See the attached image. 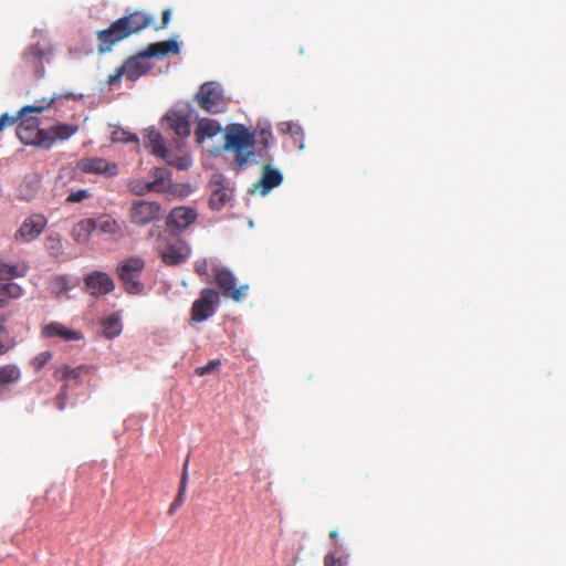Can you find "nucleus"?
Masks as SVG:
<instances>
[{
    "instance_id": "obj_16",
    "label": "nucleus",
    "mask_w": 566,
    "mask_h": 566,
    "mask_svg": "<svg viewBox=\"0 0 566 566\" xmlns=\"http://www.w3.org/2000/svg\"><path fill=\"white\" fill-rule=\"evenodd\" d=\"M198 218L197 210L191 207H176L167 217V226L186 230Z\"/></svg>"
},
{
    "instance_id": "obj_32",
    "label": "nucleus",
    "mask_w": 566,
    "mask_h": 566,
    "mask_svg": "<svg viewBox=\"0 0 566 566\" xmlns=\"http://www.w3.org/2000/svg\"><path fill=\"white\" fill-rule=\"evenodd\" d=\"M146 147L151 148V153L158 157L165 154L168 149L165 146V140L160 132L151 128L147 133V145Z\"/></svg>"
},
{
    "instance_id": "obj_10",
    "label": "nucleus",
    "mask_w": 566,
    "mask_h": 566,
    "mask_svg": "<svg viewBox=\"0 0 566 566\" xmlns=\"http://www.w3.org/2000/svg\"><path fill=\"white\" fill-rule=\"evenodd\" d=\"M157 250L167 265L180 264L189 256L188 245L179 238L159 239Z\"/></svg>"
},
{
    "instance_id": "obj_19",
    "label": "nucleus",
    "mask_w": 566,
    "mask_h": 566,
    "mask_svg": "<svg viewBox=\"0 0 566 566\" xmlns=\"http://www.w3.org/2000/svg\"><path fill=\"white\" fill-rule=\"evenodd\" d=\"M119 20L124 21V27L127 29L126 31L129 32L130 36L132 34L138 33L149 27L153 22V17L143 11H135L119 18Z\"/></svg>"
},
{
    "instance_id": "obj_39",
    "label": "nucleus",
    "mask_w": 566,
    "mask_h": 566,
    "mask_svg": "<svg viewBox=\"0 0 566 566\" xmlns=\"http://www.w3.org/2000/svg\"><path fill=\"white\" fill-rule=\"evenodd\" d=\"M50 292L56 296L69 291V281L65 276H55L50 281L49 284Z\"/></svg>"
},
{
    "instance_id": "obj_43",
    "label": "nucleus",
    "mask_w": 566,
    "mask_h": 566,
    "mask_svg": "<svg viewBox=\"0 0 566 566\" xmlns=\"http://www.w3.org/2000/svg\"><path fill=\"white\" fill-rule=\"evenodd\" d=\"M52 358V353L49 350L39 353L31 361V365L35 370H40L43 368L49 360Z\"/></svg>"
},
{
    "instance_id": "obj_35",
    "label": "nucleus",
    "mask_w": 566,
    "mask_h": 566,
    "mask_svg": "<svg viewBox=\"0 0 566 566\" xmlns=\"http://www.w3.org/2000/svg\"><path fill=\"white\" fill-rule=\"evenodd\" d=\"M281 130L287 133L293 138L294 145L300 149H304V133L298 124L285 122L281 124Z\"/></svg>"
},
{
    "instance_id": "obj_24",
    "label": "nucleus",
    "mask_w": 566,
    "mask_h": 566,
    "mask_svg": "<svg viewBox=\"0 0 566 566\" xmlns=\"http://www.w3.org/2000/svg\"><path fill=\"white\" fill-rule=\"evenodd\" d=\"M21 378V370L14 364L0 366V398L4 395L6 389Z\"/></svg>"
},
{
    "instance_id": "obj_2",
    "label": "nucleus",
    "mask_w": 566,
    "mask_h": 566,
    "mask_svg": "<svg viewBox=\"0 0 566 566\" xmlns=\"http://www.w3.org/2000/svg\"><path fill=\"white\" fill-rule=\"evenodd\" d=\"M144 269L145 260L140 256H130L117 265V275L127 293L137 295L144 291L145 286L139 280Z\"/></svg>"
},
{
    "instance_id": "obj_47",
    "label": "nucleus",
    "mask_w": 566,
    "mask_h": 566,
    "mask_svg": "<svg viewBox=\"0 0 566 566\" xmlns=\"http://www.w3.org/2000/svg\"><path fill=\"white\" fill-rule=\"evenodd\" d=\"M195 272L200 275V276H206L208 275V261L206 259H201V260H198L196 261L195 265Z\"/></svg>"
},
{
    "instance_id": "obj_48",
    "label": "nucleus",
    "mask_w": 566,
    "mask_h": 566,
    "mask_svg": "<svg viewBox=\"0 0 566 566\" xmlns=\"http://www.w3.org/2000/svg\"><path fill=\"white\" fill-rule=\"evenodd\" d=\"M114 140H120V142H124V143H129V142H133V143H137L138 142V137L134 134H130V133H126V132H122L120 133V137H115Z\"/></svg>"
},
{
    "instance_id": "obj_11",
    "label": "nucleus",
    "mask_w": 566,
    "mask_h": 566,
    "mask_svg": "<svg viewBox=\"0 0 566 566\" xmlns=\"http://www.w3.org/2000/svg\"><path fill=\"white\" fill-rule=\"evenodd\" d=\"M126 30L127 29H125L124 27V21L117 19L107 29L98 31V52H111L116 43L129 36V32H127Z\"/></svg>"
},
{
    "instance_id": "obj_31",
    "label": "nucleus",
    "mask_w": 566,
    "mask_h": 566,
    "mask_svg": "<svg viewBox=\"0 0 566 566\" xmlns=\"http://www.w3.org/2000/svg\"><path fill=\"white\" fill-rule=\"evenodd\" d=\"M102 326H103L102 334L106 338L111 339V338L117 337L122 333L120 317L117 313H114V314L109 315L108 317H106L102 322Z\"/></svg>"
},
{
    "instance_id": "obj_28",
    "label": "nucleus",
    "mask_w": 566,
    "mask_h": 566,
    "mask_svg": "<svg viewBox=\"0 0 566 566\" xmlns=\"http://www.w3.org/2000/svg\"><path fill=\"white\" fill-rule=\"evenodd\" d=\"M220 132L221 126L217 120L210 118H202L198 123L196 136L198 137L199 142H202L205 138L214 137Z\"/></svg>"
},
{
    "instance_id": "obj_29",
    "label": "nucleus",
    "mask_w": 566,
    "mask_h": 566,
    "mask_svg": "<svg viewBox=\"0 0 566 566\" xmlns=\"http://www.w3.org/2000/svg\"><path fill=\"white\" fill-rule=\"evenodd\" d=\"M22 294L23 289L14 282L0 284V310L4 308L10 300L19 298Z\"/></svg>"
},
{
    "instance_id": "obj_6",
    "label": "nucleus",
    "mask_w": 566,
    "mask_h": 566,
    "mask_svg": "<svg viewBox=\"0 0 566 566\" xmlns=\"http://www.w3.org/2000/svg\"><path fill=\"white\" fill-rule=\"evenodd\" d=\"M213 275L214 282L224 297L231 298L234 302H241L247 297L250 286L248 284L237 286V277L229 269L216 266Z\"/></svg>"
},
{
    "instance_id": "obj_40",
    "label": "nucleus",
    "mask_w": 566,
    "mask_h": 566,
    "mask_svg": "<svg viewBox=\"0 0 566 566\" xmlns=\"http://www.w3.org/2000/svg\"><path fill=\"white\" fill-rule=\"evenodd\" d=\"M45 244H46V249L54 256L60 255L63 250L61 237L56 233L48 235L46 240H45Z\"/></svg>"
},
{
    "instance_id": "obj_15",
    "label": "nucleus",
    "mask_w": 566,
    "mask_h": 566,
    "mask_svg": "<svg viewBox=\"0 0 566 566\" xmlns=\"http://www.w3.org/2000/svg\"><path fill=\"white\" fill-rule=\"evenodd\" d=\"M53 103H54V98H42L40 101H36L32 105H27V106L22 107L14 116H11L7 113L2 114L0 116V132H2L3 129H6L9 126L14 125L18 122L19 117H23V116L32 114V113L40 114L43 111L50 108Z\"/></svg>"
},
{
    "instance_id": "obj_17",
    "label": "nucleus",
    "mask_w": 566,
    "mask_h": 566,
    "mask_svg": "<svg viewBox=\"0 0 566 566\" xmlns=\"http://www.w3.org/2000/svg\"><path fill=\"white\" fill-rule=\"evenodd\" d=\"M41 335L46 338L59 337L65 342L81 340L83 334L80 331H74L59 322H51L42 327Z\"/></svg>"
},
{
    "instance_id": "obj_22",
    "label": "nucleus",
    "mask_w": 566,
    "mask_h": 566,
    "mask_svg": "<svg viewBox=\"0 0 566 566\" xmlns=\"http://www.w3.org/2000/svg\"><path fill=\"white\" fill-rule=\"evenodd\" d=\"M211 188L209 206L213 210H221L230 200L229 191L226 188L222 178L218 177L216 180H212Z\"/></svg>"
},
{
    "instance_id": "obj_26",
    "label": "nucleus",
    "mask_w": 566,
    "mask_h": 566,
    "mask_svg": "<svg viewBox=\"0 0 566 566\" xmlns=\"http://www.w3.org/2000/svg\"><path fill=\"white\" fill-rule=\"evenodd\" d=\"M188 469H189V455L186 458L178 489V494L171 505L169 506L168 514L172 515L185 502L186 491L188 486Z\"/></svg>"
},
{
    "instance_id": "obj_8",
    "label": "nucleus",
    "mask_w": 566,
    "mask_h": 566,
    "mask_svg": "<svg viewBox=\"0 0 566 566\" xmlns=\"http://www.w3.org/2000/svg\"><path fill=\"white\" fill-rule=\"evenodd\" d=\"M220 303V294L217 290L206 287L200 292V296L192 303L190 318L192 322L200 323L210 318Z\"/></svg>"
},
{
    "instance_id": "obj_49",
    "label": "nucleus",
    "mask_w": 566,
    "mask_h": 566,
    "mask_svg": "<svg viewBox=\"0 0 566 566\" xmlns=\"http://www.w3.org/2000/svg\"><path fill=\"white\" fill-rule=\"evenodd\" d=\"M170 15H171V12L169 9L164 10L161 25L157 27L156 30L166 28L170 21Z\"/></svg>"
},
{
    "instance_id": "obj_34",
    "label": "nucleus",
    "mask_w": 566,
    "mask_h": 566,
    "mask_svg": "<svg viewBox=\"0 0 566 566\" xmlns=\"http://www.w3.org/2000/svg\"><path fill=\"white\" fill-rule=\"evenodd\" d=\"M27 272L28 266L25 264H9L0 260V280L22 277Z\"/></svg>"
},
{
    "instance_id": "obj_30",
    "label": "nucleus",
    "mask_w": 566,
    "mask_h": 566,
    "mask_svg": "<svg viewBox=\"0 0 566 566\" xmlns=\"http://www.w3.org/2000/svg\"><path fill=\"white\" fill-rule=\"evenodd\" d=\"M154 180L149 181L148 189L153 192H163L170 181V171L166 168H155L153 170Z\"/></svg>"
},
{
    "instance_id": "obj_41",
    "label": "nucleus",
    "mask_w": 566,
    "mask_h": 566,
    "mask_svg": "<svg viewBox=\"0 0 566 566\" xmlns=\"http://www.w3.org/2000/svg\"><path fill=\"white\" fill-rule=\"evenodd\" d=\"M272 139L273 135L269 127L261 128L255 132V143L261 146V150H266Z\"/></svg>"
},
{
    "instance_id": "obj_14",
    "label": "nucleus",
    "mask_w": 566,
    "mask_h": 566,
    "mask_svg": "<svg viewBox=\"0 0 566 566\" xmlns=\"http://www.w3.org/2000/svg\"><path fill=\"white\" fill-rule=\"evenodd\" d=\"M86 291L92 296H101L111 293L115 289L114 280L105 272L94 271L84 279Z\"/></svg>"
},
{
    "instance_id": "obj_45",
    "label": "nucleus",
    "mask_w": 566,
    "mask_h": 566,
    "mask_svg": "<svg viewBox=\"0 0 566 566\" xmlns=\"http://www.w3.org/2000/svg\"><path fill=\"white\" fill-rule=\"evenodd\" d=\"M221 365L219 359H212L207 365L198 367L196 374L199 376L208 375L214 370H218Z\"/></svg>"
},
{
    "instance_id": "obj_36",
    "label": "nucleus",
    "mask_w": 566,
    "mask_h": 566,
    "mask_svg": "<svg viewBox=\"0 0 566 566\" xmlns=\"http://www.w3.org/2000/svg\"><path fill=\"white\" fill-rule=\"evenodd\" d=\"M7 317L3 315L0 317V356L7 354L15 346L14 338L9 336V332L6 327Z\"/></svg>"
},
{
    "instance_id": "obj_33",
    "label": "nucleus",
    "mask_w": 566,
    "mask_h": 566,
    "mask_svg": "<svg viewBox=\"0 0 566 566\" xmlns=\"http://www.w3.org/2000/svg\"><path fill=\"white\" fill-rule=\"evenodd\" d=\"M91 369L87 365H80L77 367L71 368L69 366H63L55 370L54 377L59 380H70V379H78L83 374L88 373Z\"/></svg>"
},
{
    "instance_id": "obj_5",
    "label": "nucleus",
    "mask_w": 566,
    "mask_h": 566,
    "mask_svg": "<svg viewBox=\"0 0 566 566\" xmlns=\"http://www.w3.org/2000/svg\"><path fill=\"white\" fill-rule=\"evenodd\" d=\"M52 55L53 50L50 46L30 45L22 54L21 69L31 72L36 78H42L45 74L44 64L51 62Z\"/></svg>"
},
{
    "instance_id": "obj_3",
    "label": "nucleus",
    "mask_w": 566,
    "mask_h": 566,
    "mask_svg": "<svg viewBox=\"0 0 566 566\" xmlns=\"http://www.w3.org/2000/svg\"><path fill=\"white\" fill-rule=\"evenodd\" d=\"M20 122L17 125V136L21 143L25 145H33L43 147L45 149L51 148V137L46 129L39 127L40 122L36 117L25 115L19 117Z\"/></svg>"
},
{
    "instance_id": "obj_9",
    "label": "nucleus",
    "mask_w": 566,
    "mask_h": 566,
    "mask_svg": "<svg viewBox=\"0 0 566 566\" xmlns=\"http://www.w3.org/2000/svg\"><path fill=\"white\" fill-rule=\"evenodd\" d=\"M161 217V206L156 201L136 200L132 203L128 218L130 223L145 227Z\"/></svg>"
},
{
    "instance_id": "obj_1",
    "label": "nucleus",
    "mask_w": 566,
    "mask_h": 566,
    "mask_svg": "<svg viewBox=\"0 0 566 566\" xmlns=\"http://www.w3.org/2000/svg\"><path fill=\"white\" fill-rule=\"evenodd\" d=\"M255 146V132L242 124L229 125L224 138V147L235 154L234 161L239 169H243Z\"/></svg>"
},
{
    "instance_id": "obj_42",
    "label": "nucleus",
    "mask_w": 566,
    "mask_h": 566,
    "mask_svg": "<svg viewBox=\"0 0 566 566\" xmlns=\"http://www.w3.org/2000/svg\"><path fill=\"white\" fill-rule=\"evenodd\" d=\"M149 182L143 181L140 179H133L128 184L129 190L137 195V196H144L147 192H153L151 189H148Z\"/></svg>"
},
{
    "instance_id": "obj_37",
    "label": "nucleus",
    "mask_w": 566,
    "mask_h": 566,
    "mask_svg": "<svg viewBox=\"0 0 566 566\" xmlns=\"http://www.w3.org/2000/svg\"><path fill=\"white\" fill-rule=\"evenodd\" d=\"M168 165L178 168L179 170L187 169L191 166V160L187 156H177L167 150L160 156Z\"/></svg>"
},
{
    "instance_id": "obj_13",
    "label": "nucleus",
    "mask_w": 566,
    "mask_h": 566,
    "mask_svg": "<svg viewBox=\"0 0 566 566\" xmlns=\"http://www.w3.org/2000/svg\"><path fill=\"white\" fill-rule=\"evenodd\" d=\"M48 224V219L41 213H34L25 218L17 230L14 239L17 241L30 242L41 235Z\"/></svg>"
},
{
    "instance_id": "obj_38",
    "label": "nucleus",
    "mask_w": 566,
    "mask_h": 566,
    "mask_svg": "<svg viewBox=\"0 0 566 566\" xmlns=\"http://www.w3.org/2000/svg\"><path fill=\"white\" fill-rule=\"evenodd\" d=\"M348 560V554L331 551L324 556L323 564L324 566H347Z\"/></svg>"
},
{
    "instance_id": "obj_12",
    "label": "nucleus",
    "mask_w": 566,
    "mask_h": 566,
    "mask_svg": "<svg viewBox=\"0 0 566 566\" xmlns=\"http://www.w3.org/2000/svg\"><path fill=\"white\" fill-rule=\"evenodd\" d=\"M76 169L84 174L101 175L107 178L118 174V166L101 157H86L76 163Z\"/></svg>"
},
{
    "instance_id": "obj_25",
    "label": "nucleus",
    "mask_w": 566,
    "mask_h": 566,
    "mask_svg": "<svg viewBox=\"0 0 566 566\" xmlns=\"http://www.w3.org/2000/svg\"><path fill=\"white\" fill-rule=\"evenodd\" d=\"M94 230V219H83L74 224L71 235L76 243L84 244L90 241L91 234Z\"/></svg>"
},
{
    "instance_id": "obj_27",
    "label": "nucleus",
    "mask_w": 566,
    "mask_h": 566,
    "mask_svg": "<svg viewBox=\"0 0 566 566\" xmlns=\"http://www.w3.org/2000/svg\"><path fill=\"white\" fill-rule=\"evenodd\" d=\"M78 130L77 125H71V124H57L49 129H46L48 133H50L51 137V147L56 140H67L71 136H73Z\"/></svg>"
},
{
    "instance_id": "obj_18",
    "label": "nucleus",
    "mask_w": 566,
    "mask_h": 566,
    "mask_svg": "<svg viewBox=\"0 0 566 566\" xmlns=\"http://www.w3.org/2000/svg\"><path fill=\"white\" fill-rule=\"evenodd\" d=\"M165 120L168 127L175 132V134L181 138L190 135V122L188 115L181 111H174L165 116Z\"/></svg>"
},
{
    "instance_id": "obj_20",
    "label": "nucleus",
    "mask_w": 566,
    "mask_h": 566,
    "mask_svg": "<svg viewBox=\"0 0 566 566\" xmlns=\"http://www.w3.org/2000/svg\"><path fill=\"white\" fill-rule=\"evenodd\" d=\"M179 52V44L175 40H168L149 44L145 50L142 51V55L146 56L147 59H151L164 57L168 54H178Z\"/></svg>"
},
{
    "instance_id": "obj_23",
    "label": "nucleus",
    "mask_w": 566,
    "mask_h": 566,
    "mask_svg": "<svg viewBox=\"0 0 566 566\" xmlns=\"http://www.w3.org/2000/svg\"><path fill=\"white\" fill-rule=\"evenodd\" d=\"M95 230L112 237L122 238L124 235L120 223L111 214L104 213L94 219Z\"/></svg>"
},
{
    "instance_id": "obj_50",
    "label": "nucleus",
    "mask_w": 566,
    "mask_h": 566,
    "mask_svg": "<svg viewBox=\"0 0 566 566\" xmlns=\"http://www.w3.org/2000/svg\"><path fill=\"white\" fill-rule=\"evenodd\" d=\"M338 534H339V532H338V530H337V528H335V530L331 531V533H329V537L334 541V545H335L336 547H338V546H339V544L337 543Z\"/></svg>"
},
{
    "instance_id": "obj_44",
    "label": "nucleus",
    "mask_w": 566,
    "mask_h": 566,
    "mask_svg": "<svg viewBox=\"0 0 566 566\" xmlns=\"http://www.w3.org/2000/svg\"><path fill=\"white\" fill-rule=\"evenodd\" d=\"M91 192L86 189H80L77 191H73L71 192L67 197H66V202L67 203H76V202H81L85 199H88L91 198Z\"/></svg>"
},
{
    "instance_id": "obj_7",
    "label": "nucleus",
    "mask_w": 566,
    "mask_h": 566,
    "mask_svg": "<svg viewBox=\"0 0 566 566\" xmlns=\"http://www.w3.org/2000/svg\"><path fill=\"white\" fill-rule=\"evenodd\" d=\"M146 59V56L142 55V52L129 57L122 66L117 67L115 72L108 76L107 83L111 86L115 85L119 83L123 76L128 81L134 82L140 76L147 74L150 71L151 65L145 61Z\"/></svg>"
},
{
    "instance_id": "obj_21",
    "label": "nucleus",
    "mask_w": 566,
    "mask_h": 566,
    "mask_svg": "<svg viewBox=\"0 0 566 566\" xmlns=\"http://www.w3.org/2000/svg\"><path fill=\"white\" fill-rule=\"evenodd\" d=\"M283 181V175L277 170L266 165L263 167L261 179L255 184V188L264 196L273 188L280 186Z\"/></svg>"
},
{
    "instance_id": "obj_46",
    "label": "nucleus",
    "mask_w": 566,
    "mask_h": 566,
    "mask_svg": "<svg viewBox=\"0 0 566 566\" xmlns=\"http://www.w3.org/2000/svg\"><path fill=\"white\" fill-rule=\"evenodd\" d=\"M66 398H67V385L65 384L62 386L60 392L56 395V398H55V403L59 409H61V410L64 409Z\"/></svg>"
},
{
    "instance_id": "obj_4",
    "label": "nucleus",
    "mask_w": 566,
    "mask_h": 566,
    "mask_svg": "<svg viewBox=\"0 0 566 566\" xmlns=\"http://www.w3.org/2000/svg\"><path fill=\"white\" fill-rule=\"evenodd\" d=\"M199 107L210 114H219L226 108L222 86L218 82L203 83L195 95Z\"/></svg>"
}]
</instances>
